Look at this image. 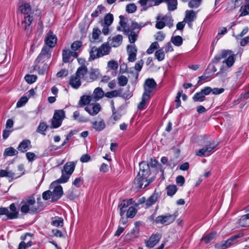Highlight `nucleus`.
Listing matches in <instances>:
<instances>
[{"label":"nucleus","mask_w":249,"mask_h":249,"mask_svg":"<svg viewBox=\"0 0 249 249\" xmlns=\"http://www.w3.org/2000/svg\"><path fill=\"white\" fill-rule=\"evenodd\" d=\"M157 163L156 160L151 159L149 163L145 161H142L140 163V171L133 182L136 188H144L153 181V179H147L150 175L149 166L155 167Z\"/></svg>","instance_id":"1"},{"label":"nucleus","mask_w":249,"mask_h":249,"mask_svg":"<svg viewBox=\"0 0 249 249\" xmlns=\"http://www.w3.org/2000/svg\"><path fill=\"white\" fill-rule=\"evenodd\" d=\"M36 199L34 196H30L21 202V212L24 213H36L39 208L36 204Z\"/></svg>","instance_id":"2"},{"label":"nucleus","mask_w":249,"mask_h":249,"mask_svg":"<svg viewBox=\"0 0 249 249\" xmlns=\"http://www.w3.org/2000/svg\"><path fill=\"white\" fill-rule=\"evenodd\" d=\"M141 27L137 22H132L129 29L124 31V34L128 36L129 41L134 43L138 37V34Z\"/></svg>","instance_id":"3"},{"label":"nucleus","mask_w":249,"mask_h":249,"mask_svg":"<svg viewBox=\"0 0 249 249\" xmlns=\"http://www.w3.org/2000/svg\"><path fill=\"white\" fill-rule=\"evenodd\" d=\"M156 19L157 21L155 27L158 29H161L166 25L169 28L172 27L173 25V20L169 16L165 15L162 16L161 15L159 14L156 17Z\"/></svg>","instance_id":"4"},{"label":"nucleus","mask_w":249,"mask_h":249,"mask_svg":"<svg viewBox=\"0 0 249 249\" xmlns=\"http://www.w3.org/2000/svg\"><path fill=\"white\" fill-rule=\"evenodd\" d=\"M176 218L174 214L166 213L165 215L158 216L155 219L157 223H160L164 225H168L174 222Z\"/></svg>","instance_id":"5"},{"label":"nucleus","mask_w":249,"mask_h":249,"mask_svg":"<svg viewBox=\"0 0 249 249\" xmlns=\"http://www.w3.org/2000/svg\"><path fill=\"white\" fill-rule=\"evenodd\" d=\"M33 21V17L31 15L25 16L21 22V27L28 35L31 33L32 30L31 24Z\"/></svg>","instance_id":"6"},{"label":"nucleus","mask_w":249,"mask_h":249,"mask_svg":"<svg viewBox=\"0 0 249 249\" xmlns=\"http://www.w3.org/2000/svg\"><path fill=\"white\" fill-rule=\"evenodd\" d=\"M57 40L56 36L51 30L47 33L44 39L45 44L50 48L55 46L56 44Z\"/></svg>","instance_id":"7"},{"label":"nucleus","mask_w":249,"mask_h":249,"mask_svg":"<svg viewBox=\"0 0 249 249\" xmlns=\"http://www.w3.org/2000/svg\"><path fill=\"white\" fill-rule=\"evenodd\" d=\"M241 236V235L239 234L234 235L225 241L224 243L216 245L215 247L217 249H225L235 244L237 242V239Z\"/></svg>","instance_id":"8"},{"label":"nucleus","mask_w":249,"mask_h":249,"mask_svg":"<svg viewBox=\"0 0 249 249\" xmlns=\"http://www.w3.org/2000/svg\"><path fill=\"white\" fill-rule=\"evenodd\" d=\"M55 183H52L50 186L51 189L53 188L52 193V201H55L59 199L63 194L62 187L60 185L55 186Z\"/></svg>","instance_id":"9"},{"label":"nucleus","mask_w":249,"mask_h":249,"mask_svg":"<svg viewBox=\"0 0 249 249\" xmlns=\"http://www.w3.org/2000/svg\"><path fill=\"white\" fill-rule=\"evenodd\" d=\"M156 86L157 84L153 79L148 78L146 79L144 84V91L143 94L150 95V93L153 91Z\"/></svg>","instance_id":"10"},{"label":"nucleus","mask_w":249,"mask_h":249,"mask_svg":"<svg viewBox=\"0 0 249 249\" xmlns=\"http://www.w3.org/2000/svg\"><path fill=\"white\" fill-rule=\"evenodd\" d=\"M62 60L64 63H67L70 61L71 56L77 58L78 53L75 51H71L69 49H64L62 51Z\"/></svg>","instance_id":"11"},{"label":"nucleus","mask_w":249,"mask_h":249,"mask_svg":"<svg viewBox=\"0 0 249 249\" xmlns=\"http://www.w3.org/2000/svg\"><path fill=\"white\" fill-rule=\"evenodd\" d=\"M160 238L161 235L159 233L152 234L149 239L145 242L146 246L150 248H153L159 243Z\"/></svg>","instance_id":"12"},{"label":"nucleus","mask_w":249,"mask_h":249,"mask_svg":"<svg viewBox=\"0 0 249 249\" xmlns=\"http://www.w3.org/2000/svg\"><path fill=\"white\" fill-rule=\"evenodd\" d=\"M51 48L48 47V46H44L42 49L41 53L38 56L37 60L40 61L45 59H48L51 57Z\"/></svg>","instance_id":"13"},{"label":"nucleus","mask_w":249,"mask_h":249,"mask_svg":"<svg viewBox=\"0 0 249 249\" xmlns=\"http://www.w3.org/2000/svg\"><path fill=\"white\" fill-rule=\"evenodd\" d=\"M100 106L99 104H91L85 108L86 111L92 116L97 114L100 111Z\"/></svg>","instance_id":"14"},{"label":"nucleus","mask_w":249,"mask_h":249,"mask_svg":"<svg viewBox=\"0 0 249 249\" xmlns=\"http://www.w3.org/2000/svg\"><path fill=\"white\" fill-rule=\"evenodd\" d=\"M20 175L16 176L15 173L11 171L1 169L0 170V177L1 178L7 177L9 178L10 181L13 180L14 178H17L19 177Z\"/></svg>","instance_id":"15"},{"label":"nucleus","mask_w":249,"mask_h":249,"mask_svg":"<svg viewBox=\"0 0 249 249\" xmlns=\"http://www.w3.org/2000/svg\"><path fill=\"white\" fill-rule=\"evenodd\" d=\"M89 77H86L85 79L87 82H91L97 80L100 76V72L98 69H92L89 72Z\"/></svg>","instance_id":"16"},{"label":"nucleus","mask_w":249,"mask_h":249,"mask_svg":"<svg viewBox=\"0 0 249 249\" xmlns=\"http://www.w3.org/2000/svg\"><path fill=\"white\" fill-rule=\"evenodd\" d=\"M81 78L75 74L71 76L70 85L74 89H78L81 85Z\"/></svg>","instance_id":"17"},{"label":"nucleus","mask_w":249,"mask_h":249,"mask_svg":"<svg viewBox=\"0 0 249 249\" xmlns=\"http://www.w3.org/2000/svg\"><path fill=\"white\" fill-rule=\"evenodd\" d=\"M21 13L25 16L31 15L33 14L30 5L28 3H25L19 7Z\"/></svg>","instance_id":"18"},{"label":"nucleus","mask_w":249,"mask_h":249,"mask_svg":"<svg viewBox=\"0 0 249 249\" xmlns=\"http://www.w3.org/2000/svg\"><path fill=\"white\" fill-rule=\"evenodd\" d=\"M99 53V56L102 57L109 54L110 51V47L107 43L103 44L99 48H97Z\"/></svg>","instance_id":"19"},{"label":"nucleus","mask_w":249,"mask_h":249,"mask_svg":"<svg viewBox=\"0 0 249 249\" xmlns=\"http://www.w3.org/2000/svg\"><path fill=\"white\" fill-rule=\"evenodd\" d=\"M31 147V141L29 140H24L19 143L18 149L22 152H25L27 148Z\"/></svg>","instance_id":"20"},{"label":"nucleus","mask_w":249,"mask_h":249,"mask_svg":"<svg viewBox=\"0 0 249 249\" xmlns=\"http://www.w3.org/2000/svg\"><path fill=\"white\" fill-rule=\"evenodd\" d=\"M104 95L105 93L103 89L101 88H97L94 89L91 95H93V99L94 102H95L101 99Z\"/></svg>","instance_id":"21"},{"label":"nucleus","mask_w":249,"mask_h":249,"mask_svg":"<svg viewBox=\"0 0 249 249\" xmlns=\"http://www.w3.org/2000/svg\"><path fill=\"white\" fill-rule=\"evenodd\" d=\"M196 14L193 10H187L185 12V17L184 20L186 22H192L196 19Z\"/></svg>","instance_id":"22"},{"label":"nucleus","mask_w":249,"mask_h":249,"mask_svg":"<svg viewBox=\"0 0 249 249\" xmlns=\"http://www.w3.org/2000/svg\"><path fill=\"white\" fill-rule=\"evenodd\" d=\"M74 168V163L72 162H69L65 164L62 171L71 175L73 173Z\"/></svg>","instance_id":"23"},{"label":"nucleus","mask_w":249,"mask_h":249,"mask_svg":"<svg viewBox=\"0 0 249 249\" xmlns=\"http://www.w3.org/2000/svg\"><path fill=\"white\" fill-rule=\"evenodd\" d=\"M110 45L113 47H117L121 45L122 43L123 36L121 35L114 36L111 40Z\"/></svg>","instance_id":"24"},{"label":"nucleus","mask_w":249,"mask_h":249,"mask_svg":"<svg viewBox=\"0 0 249 249\" xmlns=\"http://www.w3.org/2000/svg\"><path fill=\"white\" fill-rule=\"evenodd\" d=\"M87 73L88 69L87 67L85 65H82L78 68L75 74L81 79L85 78V76Z\"/></svg>","instance_id":"25"},{"label":"nucleus","mask_w":249,"mask_h":249,"mask_svg":"<svg viewBox=\"0 0 249 249\" xmlns=\"http://www.w3.org/2000/svg\"><path fill=\"white\" fill-rule=\"evenodd\" d=\"M10 212L9 211L8 218L9 219L17 218L18 216V213L17 211L14 203H12L9 206Z\"/></svg>","instance_id":"26"},{"label":"nucleus","mask_w":249,"mask_h":249,"mask_svg":"<svg viewBox=\"0 0 249 249\" xmlns=\"http://www.w3.org/2000/svg\"><path fill=\"white\" fill-rule=\"evenodd\" d=\"M238 224L241 227H249V213L241 216L238 220Z\"/></svg>","instance_id":"27"},{"label":"nucleus","mask_w":249,"mask_h":249,"mask_svg":"<svg viewBox=\"0 0 249 249\" xmlns=\"http://www.w3.org/2000/svg\"><path fill=\"white\" fill-rule=\"evenodd\" d=\"M150 95H147L146 94H143L142 101L138 105V108L139 109H143L145 108V106L146 102L149 100Z\"/></svg>","instance_id":"28"},{"label":"nucleus","mask_w":249,"mask_h":249,"mask_svg":"<svg viewBox=\"0 0 249 249\" xmlns=\"http://www.w3.org/2000/svg\"><path fill=\"white\" fill-rule=\"evenodd\" d=\"M91 102H94L93 95H83L81 97L79 104L86 105L89 104Z\"/></svg>","instance_id":"29"},{"label":"nucleus","mask_w":249,"mask_h":249,"mask_svg":"<svg viewBox=\"0 0 249 249\" xmlns=\"http://www.w3.org/2000/svg\"><path fill=\"white\" fill-rule=\"evenodd\" d=\"M122 89H119L118 90H114L111 91L106 92L105 94V96L109 98L120 96L122 93Z\"/></svg>","instance_id":"30"},{"label":"nucleus","mask_w":249,"mask_h":249,"mask_svg":"<svg viewBox=\"0 0 249 249\" xmlns=\"http://www.w3.org/2000/svg\"><path fill=\"white\" fill-rule=\"evenodd\" d=\"M131 203V199L124 200L119 204V208H120V214L121 216L124 215V212L122 211V208L126 209Z\"/></svg>","instance_id":"31"},{"label":"nucleus","mask_w":249,"mask_h":249,"mask_svg":"<svg viewBox=\"0 0 249 249\" xmlns=\"http://www.w3.org/2000/svg\"><path fill=\"white\" fill-rule=\"evenodd\" d=\"M168 5V9L169 11H174L177 8V0H165Z\"/></svg>","instance_id":"32"},{"label":"nucleus","mask_w":249,"mask_h":249,"mask_svg":"<svg viewBox=\"0 0 249 249\" xmlns=\"http://www.w3.org/2000/svg\"><path fill=\"white\" fill-rule=\"evenodd\" d=\"M93 127L97 131H101L105 127V124L103 120L93 123Z\"/></svg>","instance_id":"33"},{"label":"nucleus","mask_w":249,"mask_h":249,"mask_svg":"<svg viewBox=\"0 0 249 249\" xmlns=\"http://www.w3.org/2000/svg\"><path fill=\"white\" fill-rule=\"evenodd\" d=\"M18 154V152L13 147H10L5 149L3 153V156L4 157L7 156H13L16 155Z\"/></svg>","instance_id":"34"},{"label":"nucleus","mask_w":249,"mask_h":249,"mask_svg":"<svg viewBox=\"0 0 249 249\" xmlns=\"http://www.w3.org/2000/svg\"><path fill=\"white\" fill-rule=\"evenodd\" d=\"M157 195L156 194H153L151 196L145 201V205L146 207H149L151 205H153L157 200Z\"/></svg>","instance_id":"35"},{"label":"nucleus","mask_w":249,"mask_h":249,"mask_svg":"<svg viewBox=\"0 0 249 249\" xmlns=\"http://www.w3.org/2000/svg\"><path fill=\"white\" fill-rule=\"evenodd\" d=\"M89 58L92 60H94L97 58L100 57V56H99V53L97 50V48H96V47H93L91 48V50L89 52Z\"/></svg>","instance_id":"36"},{"label":"nucleus","mask_w":249,"mask_h":249,"mask_svg":"<svg viewBox=\"0 0 249 249\" xmlns=\"http://www.w3.org/2000/svg\"><path fill=\"white\" fill-rule=\"evenodd\" d=\"M233 54L231 51L229 50H224L222 52L221 56L218 57H215V60L217 62H219L222 58H228L230 55Z\"/></svg>","instance_id":"37"},{"label":"nucleus","mask_w":249,"mask_h":249,"mask_svg":"<svg viewBox=\"0 0 249 249\" xmlns=\"http://www.w3.org/2000/svg\"><path fill=\"white\" fill-rule=\"evenodd\" d=\"M167 194L169 196H173L177 191V187L175 185H170L167 187Z\"/></svg>","instance_id":"38"},{"label":"nucleus","mask_w":249,"mask_h":249,"mask_svg":"<svg viewBox=\"0 0 249 249\" xmlns=\"http://www.w3.org/2000/svg\"><path fill=\"white\" fill-rule=\"evenodd\" d=\"M217 143L213 141L212 142H210L209 143L207 144L204 148L205 151L208 154L214 149L217 146Z\"/></svg>","instance_id":"39"},{"label":"nucleus","mask_w":249,"mask_h":249,"mask_svg":"<svg viewBox=\"0 0 249 249\" xmlns=\"http://www.w3.org/2000/svg\"><path fill=\"white\" fill-rule=\"evenodd\" d=\"M164 53L162 49H159L155 53L156 58L159 61L163 60L164 58Z\"/></svg>","instance_id":"40"},{"label":"nucleus","mask_w":249,"mask_h":249,"mask_svg":"<svg viewBox=\"0 0 249 249\" xmlns=\"http://www.w3.org/2000/svg\"><path fill=\"white\" fill-rule=\"evenodd\" d=\"M193 99L195 102H203L205 100V97L200 91L194 95Z\"/></svg>","instance_id":"41"},{"label":"nucleus","mask_w":249,"mask_h":249,"mask_svg":"<svg viewBox=\"0 0 249 249\" xmlns=\"http://www.w3.org/2000/svg\"><path fill=\"white\" fill-rule=\"evenodd\" d=\"M113 21V16L111 14H107L104 18V24L110 26Z\"/></svg>","instance_id":"42"},{"label":"nucleus","mask_w":249,"mask_h":249,"mask_svg":"<svg viewBox=\"0 0 249 249\" xmlns=\"http://www.w3.org/2000/svg\"><path fill=\"white\" fill-rule=\"evenodd\" d=\"M241 10L240 16H245L249 13V0H247L246 4L241 7Z\"/></svg>","instance_id":"43"},{"label":"nucleus","mask_w":249,"mask_h":249,"mask_svg":"<svg viewBox=\"0 0 249 249\" xmlns=\"http://www.w3.org/2000/svg\"><path fill=\"white\" fill-rule=\"evenodd\" d=\"M53 117L63 121L65 118V112L63 110H56L54 112Z\"/></svg>","instance_id":"44"},{"label":"nucleus","mask_w":249,"mask_h":249,"mask_svg":"<svg viewBox=\"0 0 249 249\" xmlns=\"http://www.w3.org/2000/svg\"><path fill=\"white\" fill-rule=\"evenodd\" d=\"M52 224L53 226L56 227H62L63 225V219L61 217L53 219L52 221Z\"/></svg>","instance_id":"45"},{"label":"nucleus","mask_w":249,"mask_h":249,"mask_svg":"<svg viewBox=\"0 0 249 249\" xmlns=\"http://www.w3.org/2000/svg\"><path fill=\"white\" fill-rule=\"evenodd\" d=\"M234 62V54L230 55L227 59L223 61V63H226L228 67H231Z\"/></svg>","instance_id":"46"},{"label":"nucleus","mask_w":249,"mask_h":249,"mask_svg":"<svg viewBox=\"0 0 249 249\" xmlns=\"http://www.w3.org/2000/svg\"><path fill=\"white\" fill-rule=\"evenodd\" d=\"M171 41L174 45L177 46H179L182 43V38L180 36H177L175 37H172Z\"/></svg>","instance_id":"47"},{"label":"nucleus","mask_w":249,"mask_h":249,"mask_svg":"<svg viewBox=\"0 0 249 249\" xmlns=\"http://www.w3.org/2000/svg\"><path fill=\"white\" fill-rule=\"evenodd\" d=\"M202 0H190L188 3V6L191 8L198 7Z\"/></svg>","instance_id":"48"},{"label":"nucleus","mask_w":249,"mask_h":249,"mask_svg":"<svg viewBox=\"0 0 249 249\" xmlns=\"http://www.w3.org/2000/svg\"><path fill=\"white\" fill-rule=\"evenodd\" d=\"M137 9V6L134 3L128 4L126 6V11L128 13H133Z\"/></svg>","instance_id":"49"},{"label":"nucleus","mask_w":249,"mask_h":249,"mask_svg":"<svg viewBox=\"0 0 249 249\" xmlns=\"http://www.w3.org/2000/svg\"><path fill=\"white\" fill-rule=\"evenodd\" d=\"M159 48V45L157 42H153L147 49L146 52L148 54H151L153 52Z\"/></svg>","instance_id":"50"},{"label":"nucleus","mask_w":249,"mask_h":249,"mask_svg":"<svg viewBox=\"0 0 249 249\" xmlns=\"http://www.w3.org/2000/svg\"><path fill=\"white\" fill-rule=\"evenodd\" d=\"M120 21V25L121 27L123 28L122 31L124 33V31L129 30V27H127L126 26V22H125V19L123 16H120L119 17Z\"/></svg>","instance_id":"51"},{"label":"nucleus","mask_w":249,"mask_h":249,"mask_svg":"<svg viewBox=\"0 0 249 249\" xmlns=\"http://www.w3.org/2000/svg\"><path fill=\"white\" fill-rule=\"evenodd\" d=\"M32 234L30 233H26L24 236H22L21 237V239L22 240H26L28 238H29V240L27 241V243H26V245L27 247H29L32 246Z\"/></svg>","instance_id":"52"},{"label":"nucleus","mask_w":249,"mask_h":249,"mask_svg":"<svg viewBox=\"0 0 249 249\" xmlns=\"http://www.w3.org/2000/svg\"><path fill=\"white\" fill-rule=\"evenodd\" d=\"M82 46V42L80 41H75L71 45V51H75L78 50Z\"/></svg>","instance_id":"53"},{"label":"nucleus","mask_w":249,"mask_h":249,"mask_svg":"<svg viewBox=\"0 0 249 249\" xmlns=\"http://www.w3.org/2000/svg\"><path fill=\"white\" fill-rule=\"evenodd\" d=\"M118 79V84L120 86H124L128 82L127 78L124 75H121L119 76Z\"/></svg>","instance_id":"54"},{"label":"nucleus","mask_w":249,"mask_h":249,"mask_svg":"<svg viewBox=\"0 0 249 249\" xmlns=\"http://www.w3.org/2000/svg\"><path fill=\"white\" fill-rule=\"evenodd\" d=\"M216 234V232H211L207 234L204 237L202 240H203L205 243L207 244L213 240Z\"/></svg>","instance_id":"55"},{"label":"nucleus","mask_w":249,"mask_h":249,"mask_svg":"<svg viewBox=\"0 0 249 249\" xmlns=\"http://www.w3.org/2000/svg\"><path fill=\"white\" fill-rule=\"evenodd\" d=\"M24 78L28 83L32 84L36 81L37 76L35 75L27 74L25 76Z\"/></svg>","instance_id":"56"},{"label":"nucleus","mask_w":249,"mask_h":249,"mask_svg":"<svg viewBox=\"0 0 249 249\" xmlns=\"http://www.w3.org/2000/svg\"><path fill=\"white\" fill-rule=\"evenodd\" d=\"M105 7L102 5H99L97 9L91 14L92 17H97L99 14H101L102 11L105 10Z\"/></svg>","instance_id":"57"},{"label":"nucleus","mask_w":249,"mask_h":249,"mask_svg":"<svg viewBox=\"0 0 249 249\" xmlns=\"http://www.w3.org/2000/svg\"><path fill=\"white\" fill-rule=\"evenodd\" d=\"M139 3L143 7V9L145 10L147 9L146 7L147 5H148V6L153 5V3H151V0H140Z\"/></svg>","instance_id":"58"},{"label":"nucleus","mask_w":249,"mask_h":249,"mask_svg":"<svg viewBox=\"0 0 249 249\" xmlns=\"http://www.w3.org/2000/svg\"><path fill=\"white\" fill-rule=\"evenodd\" d=\"M70 175L66 174L65 173V172L62 171V176L58 180V181L60 183H65L68 181V180L70 178Z\"/></svg>","instance_id":"59"},{"label":"nucleus","mask_w":249,"mask_h":249,"mask_svg":"<svg viewBox=\"0 0 249 249\" xmlns=\"http://www.w3.org/2000/svg\"><path fill=\"white\" fill-rule=\"evenodd\" d=\"M136 209L133 207H130L127 211V217L133 218L136 213Z\"/></svg>","instance_id":"60"},{"label":"nucleus","mask_w":249,"mask_h":249,"mask_svg":"<svg viewBox=\"0 0 249 249\" xmlns=\"http://www.w3.org/2000/svg\"><path fill=\"white\" fill-rule=\"evenodd\" d=\"M47 128V126L44 123H40L37 128L36 131L44 135V132L46 130Z\"/></svg>","instance_id":"61"},{"label":"nucleus","mask_w":249,"mask_h":249,"mask_svg":"<svg viewBox=\"0 0 249 249\" xmlns=\"http://www.w3.org/2000/svg\"><path fill=\"white\" fill-rule=\"evenodd\" d=\"M107 66L112 70H116L118 68V64L116 61L110 60L108 62Z\"/></svg>","instance_id":"62"},{"label":"nucleus","mask_w":249,"mask_h":249,"mask_svg":"<svg viewBox=\"0 0 249 249\" xmlns=\"http://www.w3.org/2000/svg\"><path fill=\"white\" fill-rule=\"evenodd\" d=\"M62 121L58 119H55L53 117L52 122V127L53 128H57L59 127L61 124Z\"/></svg>","instance_id":"63"},{"label":"nucleus","mask_w":249,"mask_h":249,"mask_svg":"<svg viewBox=\"0 0 249 249\" xmlns=\"http://www.w3.org/2000/svg\"><path fill=\"white\" fill-rule=\"evenodd\" d=\"M101 31L98 28H94L93 29L92 34V37L94 40H96L98 39L99 35L101 34Z\"/></svg>","instance_id":"64"}]
</instances>
